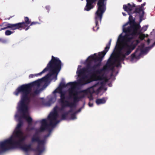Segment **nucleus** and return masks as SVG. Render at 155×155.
Instances as JSON below:
<instances>
[{
	"label": "nucleus",
	"mask_w": 155,
	"mask_h": 155,
	"mask_svg": "<svg viewBox=\"0 0 155 155\" xmlns=\"http://www.w3.org/2000/svg\"><path fill=\"white\" fill-rule=\"evenodd\" d=\"M6 151L2 142H0V154Z\"/></svg>",
	"instance_id": "nucleus-25"
},
{
	"label": "nucleus",
	"mask_w": 155,
	"mask_h": 155,
	"mask_svg": "<svg viewBox=\"0 0 155 155\" xmlns=\"http://www.w3.org/2000/svg\"><path fill=\"white\" fill-rule=\"evenodd\" d=\"M39 24L40 23L38 22H37V21H33L32 22H31V23L29 26H30V27L31 26H32V25H36L37 24Z\"/></svg>",
	"instance_id": "nucleus-30"
},
{
	"label": "nucleus",
	"mask_w": 155,
	"mask_h": 155,
	"mask_svg": "<svg viewBox=\"0 0 155 155\" xmlns=\"http://www.w3.org/2000/svg\"><path fill=\"white\" fill-rule=\"evenodd\" d=\"M84 97L85 95L84 94H83L79 96H78L74 97H73V101L74 103H75L76 104V103L79 101L81 99H82Z\"/></svg>",
	"instance_id": "nucleus-23"
},
{
	"label": "nucleus",
	"mask_w": 155,
	"mask_h": 155,
	"mask_svg": "<svg viewBox=\"0 0 155 155\" xmlns=\"http://www.w3.org/2000/svg\"><path fill=\"white\" fill-rule=\"evenodd\" d=\"M34 93L36 95H37L39 93V91L38 90H36L34 91Z\"/></svg>",
	"instance_id": "nucleus-37"
},
{
	"label": "nucleus",
	"mask_w": 155,
	"mask_h": 155,
	"mask_svg": "<svg viewBox=\"0 0 155 155\" xmlns=\"http://www.w3.org/2000/svg\"><path fill=\"white\" fill-rule=\"evenodd\" d=\"M141 47V48H140L139 49V48H140V46H139V47H138L139 48L136 49V50L135 51V52L134 53H133L132 54H131V56L132 59H134L135 58H136V53L138 51H139V50H140V51L142 53H144L147 50V47L144 50L142 49V48L144 47L143 45H142V46Z\"/></svg>",
	"instance_id": "nucleus-19"
},
{
	"label": "nucleus",
	"mask_w": 155,
	"mask_h": 155,
	"mask_svg": "<svg viewBox=\"0 0 155 155\" xmlns=\"http://www.w3.org/2000/svg\"><path fill=\"white\" fill-rule=\"evenodd\" d=\"M97 0H86V5L84 8V10L89 11L94 8L93 4Z\"/></svg>",
	"instance_id": "nucleus-17"
},
{
	"label": "nucleus",
	"mask_w": 155,
	"mask_h": 155,
	"mask_svg": "<svg viewBox=\"0 0 155 155\" xmlns=\"http://www.w3.org/2000/svg\"><path fill=\"white\" fill-rule=\"evenodd\" d=\"M146 2H144L142 4L140 5L136 6L135 7H134V9L133 11L138 12V13L142 12L144 13L145 8L144 6L146 5Z\"/></svg>",
	"instance_id": "nucleus-18"
},
{
	"label": "nucleus",
	"mask_w": 155,
	"mask_h": 155,
	"mask_svg": "<svg viewBox=\"0 0 155 155\" xmlns=\"http://www.w3.org/2000/svg\"><path fill=\"white\" fill-rule=\"evenodd\" d=\"M107 0H99L97 5L98 8L97 11L95 14V27L93 28L94 31H97L99 28V25H98V20L101 22V21L103 13L106 9V4L104 2Z\"/></svg>",
	"instance_id": "nucleus-9"
},
{
	"label": "nucleus",
	"mask_w": 155,
	"mask_h": 155,
	"mask_svg": "<svg viewBox=\"0 0 155 155\" xmlns=\"http://www.w3.org/2000/svg\"><path fill=\"white\" fill-rule=\"evenodd\" d=\"M106 102V100L105 97H103L101 99H97L96 101V103L97 105L104 104Z\"/></svg>",
	"instance_id": "nucleus-24"
},
{
	"label": "nucleus",
	"mask_w": 155,
	"mask_h": 155,
	"mask_svg": "<svg viewBox=\"0 0 155 155\" xmlns=\"http://www.w3.org/2000/svg\"><path fill=\"white\" fill-rule=\"evenodd\" d=\"M113 65V64L112 60H109L106 63V65L103 67L102 69L96 70V72L97 74H100L102 71H105L110 68Z\"/></svg>",
	"instance_id": "nucleus-16"
},
{
	"label": "nucleus",
	"mask_w": 155,
	"mask_h": 155,
	"mask_svg": "<svg viewBox=\"0 0 155 155\" xmlns=\"http://www.w3.org/2000/svg\"><path fill=\"white\" fill-rule=\"evenodd\" d=\"M70 109L67 112L68 113V114L72 112L73 111V109L72 108V107H70Z\"/></svg>",
	"instance_id": "nucleus-34"
},
{
	"label": "nucleus",
	"mask_w": 155,
	"mask_h": 155,
	"mask_svg": "<svg viewBox=\"0 0 155 155\" xmlns=\"http://www.w3.org/2000/svg\"><path fill=\"white\" fill-rule=\"evenodd\" d=\"M26 121H27V122L28 123L29 126V125H31V123L32 122V118L31 117L29 116H28L26 119Z\"/></svg>",
	"instance_id": "nucleus-27"
},
{
	"label": "nucleus",
	"mask_w": 155,
	"mask_h": 155,
	"mask_svg": "<svg viewBox=\"0 0 155 155\" xmlns=\"http://www.w3.org/2000/svg\"><path fill=\"white\" fill-rule=\"evenodd\" d=\"M131 22L134 23L133 25L127 28L123 29V32L126 33L124 38V42L123 43H127L130 42L131 40L138 35L139 38L141 40H143L145 37L144 34H141V31H139L141 26L139 23L135 22L134 20L132 21Z\"/></svg>",
	"instance_id": "nucleus-4"
},
{
	"label": "nucleus",
	"mask_w": 155,
	"mask_h": 155,
	"mask_svg": "<svg viewBox=\"0 0 155 155\" xmlns=\"http://www.w3.org/2000/svg\"><path fill=\"white\" fill-rule=\"evenodd\" d=\"M51 104H52V99H50L46 103V104H47V105H48L49 106H50Z\"/></svg>",
	"instance_id": "nucleus-33"
},
{
	"label": "nucleus",
	"mask_w": 155,
	"mask_h": 155,
	"mask_svg": "<svg viewBox=\"0 0 155 155\" xmlns=\"http://www.w3.org/2000/svg\"><path fill=\"white\" fill-rule=\"evenodd\" d=\"M50 64V63H49L48 65H47V67L41 72L38 74H30L29 76V78H34V77L38 76V75H40L43 73L47 71L48 67L49 65Z\"/></svg>",
	"instance_id": "nucleus-21"
},
{
	"label": "nucleus",
	"mask_w": 155,
	"mask_h": 155,
	"mask_svg": "<svg viewBox=\"0 0 155 155\" xmlns=\"http://www.w3.org/2000/svg\"><path fill=\"white\" fill-rule=\"evenodd\" d=\"M89 105L90 107H92L93 105V104L92 103H89Z\"/></svg>",
	"instance_id": "nucleus-39"
},
{
	"label": "nucleus",
	"mask_w": 155,
	"mask_h": 155,
	"mask_svg": "<svg viewBox=\"0 0 155 155\" xmlns=\"http://www.w3.org/2000/svg\"><path fill=\"white\" fill-rule=\"evenodd\" d=\"M50 135V134H47V135H45L44 136V139H43V140H45V141H46V138H47Z\"/></svg>",
	"instance_id": "nucleus-35"
},
{
	"label": "nucleus",
	"mask_w": 155,
	"mask_h": 155,
	"mask_svg": "<svg viewBox=\"0 0 155 155\" xmlns=\"http://www.w3.org/2000/svg\"><path fill=\"white\" fill-rule=\"evenodd\" d=\"M127 25V24H126L125 25H124V26H126Z\"/></svg>",
	"instance_id": "nucleus-50"
},
{
	"label": "nucleus",
	"mask_w": 155,
	"mask_h": 155,
	"mask_svg": "<svg viewBox=\"0 0 155 155\" xmlns=\"http://www.w3.org/2000/svg\"><path fill=\"white\" fill-rule=\"evenodd\" d=\"M49 63L50 64L49 65L47 71L49 70L50 73L47 74L45 76L35 82V83L37 85H39L42 82L46 81L52 75L55 74L56 75L54 76V78L55 80L57 79V75L61 68V62L59 58L52 56L51 59L47 65Z\"/></svg>",
	"instance_id": "nucleus-3"
},
{
	"label": "nucleus",
	"mask_w": 155,
	"mask_h": 155,
	"mask_svg": "<svg viewBox=\"0 0 155 155\" xmlns=\"http://www.w3.org/2000/svg\"><path fill=\"white\" fill-rule=\"evenodd\" d=\"M4 40L2 38H0V42H3L4 41Z\"/></svg>",
	"instance_id": "nucleus-44"
},
{
	"label": "nucleus",
	"mask_w": 155,
	"mask_h": 155,
	"mask_svg": "<svg viewBox=\"0 0 155 155\" xmlns=\"http://www.w3.org/2000/svg\"><path fill=\"white\" fill-rule=\"evenodd\" d=\"M77 114V112H75L72 113L71 115V117L72 119H74L76 118V114Z\"/></svg>",
	"instance_id": "nucleus-31"
},
{
	"label": "nucleus",
	"mask_w": 155,
	"mask_h": 155,
	"mask_svg": "<svg viewBox=\"0 0 155 155\" xmlns=\"http://www.w3.org/2000/svg\"><path fill=\"white\" fill-rule=\"evenodd\" d=\"M59 93L60 94V98L59 99V102L61 104V110L66 107H74L76 106V104L73 101V102H70L69 101L65 100L66 98L65 93V92L61 91Z\"/></svg>",
	"instance_id": "nucleus-13"
},
{
	"label": "nucleus",
	"mask_w": 155,
	"mask_h": 155,
	"mask_svg": "<svg viewBox=\"0 0 155 155\" xmlns=\"http://www.w3.org/2000/svg\"><path fill=\"white\" fill-rule=\"evenodd\" d=\"M104 84L103 82H98L96 84H94L92 86L87 88L86 90H82L79 91H78L75 90L76 87V85L77 83L75 85H72L71 87L69 89V94L70 97L72 96L75 97V96H78L79 94L82 93H86L88 92L90 94L93 93L94 92V88L97 86L100 85H102Z\"/></svg>",
	"instance_id": "nucleus-11"
},
{
	"label": "nucleus",
	"mask_w": 155,
	"mask_h": 155,
	"mask_svg": "<svg viewBox=\"0 0 155 155\" xmlns=\"http://www.w3.org/2000/svg\"><path fill=\"white\" fill-rule=\"evenodd\" d=\"M111 39H110L108 43L106 45L104 50L102 52H99L98 55L94 54V55L90 56L86 59L87 64L86 68H84L81 69L80 73L83 74L86 71L94 73L96 72V69L100 67L101 64V62L103 60L107 52L109 50Z\"/></svg>",
	"instance_id": "nucleus-2"
},
{
	"label": "nucleus",
	"mask_w": 155,
	"mask_h": 155,
	"mask_svg": "<svg viewBox=\"0 0 155 155\" xmlns=\"http://www.w3.org/2000/svg\"><path fill=\"white\" fill-rule=\"evenodd\" d=\"M24 19V21L15 23L17 29L21 30L25 29V31H27L30 28V26L29 25L31 23V20L27 17H25Z\"/></svg>",
	"instance_id": "nucleus-14"
},
{
	"label": "nucleus",
	"mask_w": 155,
	"mask_h": 155,
	"mask_svg": "<svg viewBox=\"0 0 155 155\" xmlns=\"http://www.w3.org/2000/svg\"><path fill=\"white\" fill-rule=\"evenodd\" d=\"M58 92V91H57V90L56 89L53 92V93H57Z\"/></svg>",
	"instance_id": "nucleus-41"
},
{
	"label": "nucleus",
	"mask_w": 155,
	"mask_h": 155,
	"mask_svg": "<svg viewBox=\"0 0 155 155\" xmlns=\"http://www.w3.org/2000/svg\"><path fill=\"white\" fill-rule=\"evenodd\" d=\"M45 8L47 9L48 10H49L50 9V7L49 6H46Z\"/></svg>",
	"instance_id": "nucleus-40"
},
{
	"label": "nucleus",
	"mask_w": 155,
	"mask_h": 155,
	"mask_svg": "<svg viewBox=\"0 0 155 155\" xmlns=\"http://www.w3.org/2000/svg\"><path fill=\"white\" fill-rule=\"evenodd\" d=\"M38 122V121H37L35 122V124H36V123H37Z\"/></svg>",
	"instance_id": "nucleus-48"
},
{
	"label": "nucleus",
	"mask_w": 155,
	"mask_h": 155,
	"mask_svg": "<svg viewBox=\"0 0 155 155\" xmlns=\"http://www.w3.org/2000/svg\"><path fill=\"white\" fill-rule=\"evenodd\" d=\"M22 96L21 99L20 100L18 104V110L22 113V117L26 119L28 117L26 114V113L28 111V104L26 103L29 101V98L27 96L28 91L25 92Z\"/></svg>",
	"instance_id": "nucleus-10"
},
{
	"label": "nucleus",
	"mask_w": 155,
	"mask_h": 155,
	"mask_svg": "<svg viewBox=\"0 0 155 155\" xmlns=\"http://www.w3.org/2000/svg\"><path fill=\"white\" fill-rule=\"evenodd\" d=\"M136 7L135 5L133 3L132 5H131L130 3H128L127 5H124L123 6V8L124 10L127 12L128 14L129 15V20L130 25V26L133 25L134 23L131 22V21L134 20L135 22V18H133L132 15L135 14V17H136L137 15H138L139 17V21L138 23H140L143 20V18L144 17V13L139 12L133 11L134 9V7Z\"/></svg>",
	"instance_id": "nucleus-8"
},
{
	"label": "nucleus",
	"mask_w": 155,
	"mask_h": 155,
	"mask_svg": "<svg viewBox=\"0 0 155 155\" xmlns=\"http://www.w3.org/2000/svg\"><path fill=\"white\" fill-rule=\"evenodd\" d=\"M137 1L139 2H141L142 0H137Z\"/></svg>",
	"instance_id": "nucleus-47"
},
{
	"label": "nucleus",
	"mask_w": 155,
	"mask_h": 155,
	"mask_svg": "<svg viewBox=\"0 0 155 155\" xmlns=\"http://www.w3.org/2000/svg\"><path fill=\"white\" fill-rule=\"evenodd\" d=\"M147 26H144L142 28L140 29V28L139 30V31H141V32H144L147 30Z\"/></svg>",
	"instance_id": "nucleus-32"
},
{
	"label": "nucleus",
	"mask_w": 155,
	"mask_h": 155,
	"mask_svg": "<svg viewBox=\"0 0 155 155\" xmlns=\"http://www.w3.org/2000/svg\"><path fill=\"white\" fill-rule=\"evenodd\" d=\"M122 14L124 16H125L126 15V14L125 13L123 12Z\"/></svg>",
	"instance_id": "nucleus-45"
},
{
	"label": "nucleus",
	"mask_w": 155,
	"mask_h": 155,
	"mask_svg": "<svg viewBox=\"0 0 155 155\" xmlns=\"http://www.w3.org/2000/svg\"><path fill=\"white\" fill-rule=\"evenodd\" d=\"M76 84V82H69L67 84H66L64 83L61 82L60 83L59 88L60 89V90L59 91V92L61 91V89L64 87H67L68 85H70L71 86L72 85H75Z\"/></svg>",
	"instance_id": "nucleus-20"
},
{
	"label": "nucleus",
	"mask_w": 155,
	"mask_h": 155,
	"mask_svg": "<svg viewBox=\"0 0 155 155\" xmlns=\"http://www.w3.org/2000/svg\"><path fill=\"white\" fill-rule=\"evenodd\" d=\"M58 107L57 106L54 109V111L51 112L48 118L50 121L49 124H48L46 119H43L39 121L41 125L39 129H36V132L32 136L31 139L32 143L37 142L38 145L35 149L32 148L30 144H25L21 147V149L27 152L29 151H33L38 153L40 154L43 152L45 149V141L44 140H41L39 135V133L42 132L49 129V126L52 127L56 125L59 122L60 120H57V118L58 116V114L57 111Z\"/></svg>",
	"instance_id": "nucleus-1"
},
{
	"label": "nucleus",
	"mask_w": 155,
	"mask_h": 155,
	"mask_svg": "<svg viewBox=\"0 0 155 155\" xmlns=\"http://www.w3.org/2000/svg\"><path fill=\"white\" fill-rule=\"evenodd\" d=\"M68 115V114L67 112H65L64 114H62L61 115V120H66V118Z\"/></svg>",
	"instance_id": "nucleus-28"
},
{
	"label": "nucleus",
	"mask_w": 155,
	"mask_h": 155,
	"mask_svg": "<svg viewBox=\"0 0 155 155\" xmlns=\"http://www.w3.org/2000/svg\"><path fill=\"white\" fill-rule=\"evenodd\" d=\"M23 124V122L22 120L19 119L14 133V135H15L17 137L19 136V134H21L22 132H23L21 129V127L22 126Z\"/></svg>",
	"instance_id": "nucleus-15"
},
{
	"label": "nucleus",
	"mask_w": 155,
	"mask_h": 155,
	"mask_svg": "<svg viewBox=\"0 0 155 155\" xmlns=\"http://www.w3.org/2000/svg\"><path fill=\"white\" fill-rule=\"evenodd\" d=\"M81 109L80 108V109H78L77 111H76V112H77V113L78 112H79L81 111Z\"/></svg>",
	"instance_id": "nucleus-43"
},
{
	"label": "nucleus",
	"mask_w": 155,
	"mask_h": 155,
	"mask_svg": "<svg viewBox=\"0 0 155 155\" xmlns=\"http://www.w3.org/2000/svg\"><path fill=\"white\" fill-rule=\"evenodd\" d=\"M13 32L11 31L10 30H7L6 31H5V35H11V34H12Z\"/></svg>",
	"instance_id": "nucleus-29"
},
{
	"label": "nucleus",
	"mask_w": 155,
	"mask_h": 155,
	"mask_svg": "<svg viewBox=\"0 0 155 155\" xmlns=\"http://www.w3.org/2000/svg\"><path fill=\"white\" fill-rule=\"evenodd\" d=\"M14 136H12L8 139L2 141L7 151L18 147L21 148L22 146L21 145L22 143L19 139L16 140Z\"/></svg>",
	"instance_id": "nucleus-12"
},
{
	"label": "nucleus",
	"mask_w": 155,
	"mask_h": 155,
	"mask_svg": "<svg viewBox=\"0 0 155 155\" xmlns=\"http://www.w3.org/2000/svg\"><path fill=\"white\" fill-rule=\"evenodd\" d=\"M38 81V80H37L28 84L22 85L16 89L14 92V94L16 96H18V94L20 93L21 94V100L22 95L24 94V93H25V92H26L27 91L28 92L27 96L29 98V102H27L26 104H28L31 101V97H33L36 95L34 92H31L32 88L35 86H37L38 87L41 85L40 84L39 85H38L35 83V82Z\"/></svg>",
	"instance_id": "nucleus-7"
},
{
	"label": "nucleus",
	"mask_w": 155,
	"mask_h": 155,
	"mask_svg": "<svg viewBox=\"0 0 155 155\" xmlns=\"http://www.w3.org/2000/svg\"><path fill=\"white\" fill-rule=\"evenodd\" d=\"M80 69L78 72L79 76L82 75L78 81V84L80 85H84L89 83L93 81L97 80H102L105 79L106 78L103 76H97L96 73L93 72L86 71L84 73H80Z\"/></svg>",
	"instance_id": "nucleus-5"
},
{
	"label": "nucleus",
	"mask_w": 155,
	"mask_h": 155,
	"mask_svg": "<svg viewBox=\"0 0 155 155\" xmlns=\"http://www.w3.org/2000/svg\"><path fill=\"white\" fill-rule=\"evenodd\" d=\"M28 127H29V126H28ZM34 129H35L33 127H30V128L28 127L27 128V130H34Z\"/></svg>",
	"instance_id": "nucleus-36"
},
{
	"label": "nucleus",
	"mask_w": 155,
	"mask_h": 155,
	"mask_svg": "<svg viewBox=\"0 0 155 155\" xmlns=\"http://www.w3.org/2000/svg\"><path fill=\"white\" fill-rule=\"evenodd\" d=\"M150 40L149 39H148L147 40V43L148 45H149L150 43Z\"/></svg>",
	"instance_id": "nucleus-42"
},
{
	"label": "nucleus",
	"mask_w": 155,
	"mask_h": 155,
	"mask_svg": "<svg viewBox=\"0 0 155 155\" xmlns=\"http://www.w3.org/2000/svg\"><path fill=\"white\" fill-rule=\"evenodd\" d=\"M14 137L15 138H21L24 141H25L26 138V136H25L23 135V132L22 133L19 134V136L17 137L15 135H14Z\"/></svg>",
	"instance_id": "nucleus-26"
},
{
	"label": "nucleus",
	"mask_w": 155,
	"mask_h": 155,
	"mask_svg": "<svg viewBox=\"0 0 155 155\" xmlns=\"http://www.w3.org/2000/svg\"><path fill=\"white\" fill-rule=\"evenodd\" d=\"M155 45V41L153 43V44L152 45L153 46H154Z\"/></svg>",
	"instance_id": "nucleus-46"
},
{
	"label": "nucleus",
	"mask_w": 155,
	"mask_h": 155,
	"mask_svg": "<svg viewBox=\"0 0 155 155\" xmlns=\"http://www.w3.org/2000/svg\"><path fill=\"white\" fill-rule=\"evenodd\" d=\"M134 44L128 45L127 43H123L121 48V50L123 51H120L115 59V61L117 63V67L120 64V62L124 60L126 56L130 54L136 47Z\"/></svg>",
	"instance_id": "nucleus-6"
},
{
	"label": "nucleus",
	"mask_w": 155,
	"mask_h": 155,
	"mask_svg": "<svg viewBox=\"0 0 155 155\" xmlns=\"http://www.w3.org/2000/svg\"><path fill=\"white\" fill-rule=\"evenodd\" d=\"M100 89V87H99L98 89H97V90L99 91Z\"/></svg>",
	"instance_id": "nucleus-49"
},
{
	"label": "nucleus",
	"mask_w": 155,
	"mask_h": 155,
	"mask_svg": "<svg viewBox=\"0 0 155 155\" xmlns=\"http://www.w3.org/2000/svg\"><path fill=\"white\" fill-rule=\"evenodd\" d=\"M18 138L19 139V140H20V141L21 142V143L22 142L24 141L21 138Z\"/></svg>",
	"instance_id": "nucleus-38"
},
{
	"label": "nucleus",
	"mask_w": 155,
	"mask_h": 155,
	"mask_svg": "<svg viewBox=\"0 0 155 155\" xmlns=\"http://www.w3.org/2000/svg\"><path fill=\"white\" fill-rule=\"evenodd\" d=\"M8 28H10L12 30L17 29L15 24L8 23L6 25V27L2 28V30H4Z\"/></svg>",
	"instance_id": "nucleus-22"
}]
</instances>
